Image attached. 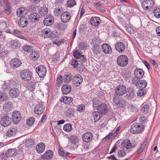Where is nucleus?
Wrapping results in <instances>:
<instances>
[{
	"label": "nucleus",
	"instance_id": "ddd939ff",
	"mask_svg": "<svg viewBox=\"0 0 160 160\" xmlns=\"http://www.w3.org/2000/svg\"><path fill=\"white\" fill-rule=\"evenodd\" d=\"M54 22V18L51 15H47L43 21V24L45 25L50 26Z\"/></svg>",
	"mask_w": 160,
	"mask_h": 160
},
{
	"label": "nucleus",
	"instance_id": "dca6fc26",
	"mask_svg": "<svg viewBox=\"0 0 160 160\" xmlns=\"http://www.w3.org/2000/svg\"><path fill=\"white\" fill-rule=\"evenodd\" d=\"M10 96L13 98H16L19 96L20 92L18 89L16 88H11L9 91Z\"/></svg>",
	"mask_w": 160,
	"mask_h": 160
},
{
	"label": "nucleus",
	"instance_id": "0eeeda50",
	"mask_svg": "<svg viewBox=\"0 0 160 160\" xmlns=\"http://www.w3.org/2000/svg\"><path fill=\"white\" fill-rule=\"evenodd\" d=\"M11 118L8 115L4 116L1 118L0 123L3 127H7L11 123Z\"/></svg>",
	"mask_w": 160,
	"mask_h": 160
},
{
	"label": "nucleus",
	"instance_id": "58836bf2",
	"mask_svg": "<svg viewBox=\"0 0 160 160\" xmlns=\"http://www.w3.org/2000/svg\"><path fill=\"white\" fill-rule=\"evenodd\" d=\"M8 99V95L5 92H0V101H7Z\"/></svg>",
	"mask_w": 160,
	"mask_h": 160
},
{
	"label": "nucleus",
	"instance_id": "f257e3e1",
	"mask_svg": "<svg viewBox=\"0 0 160 160\" xmlns=\"http://www.w3.org/2000/svg\"><path fill=\"white\" fill-rule=\"evenodd\" d=\"M144 128V126L143 125L135 123L131 126L130 131L131 133L135 134L140 133L143 130Z\"/></svg>",
	"mask_w": 160,
	"mask_h": 160
},
{
	"label": "nucleus",
	"instance_id": "37998d69",
	"mask_svg": "<svg viewBox=\"0 0 160 160\" xmlns=\"http://www.w3.org/2000/svg\"><path fill=\"white\" fill-rule=\"evenodd\" d=\"M69 140L72 144H75L78 142V138L75 135H71L70 137Z\"/></svg>",
	"mask_w": 160,
	"mask_h": 160
},
{
	"label": "nucleus",
	"instance_id": "7ed1b4c3",
	"mask_svg": "<svg viewBox=\"0 0 160 160\" xmlns=\"http://www.w3.org/2000/svg\"><path fill=\"white\" fill-rule=\"evenodd\" d=\"M117 61L118 65L119 66L124 67L128 63V58L125 55H121L118 57Z\"/></svg>",
	"mask_w": 160,
	"mask_h": 160
},
{
	"label": "nucleus",
	"instance_id": "6e6d98bb",
	"mask_svg": "<svg viewBox=\"0 0 160 160\" xmlns=\"http://www.w3.org/2000/svg\"><path fill=\"white\" fill-rule=\"evenodd\" d=\"M25 143L28 147H31L34 144V142L33 139L29 138L26 140Z\"/></svg>",
	"mask_w": 160,
	"mask_h": 160
},
{
	"label": "nucleus",
	"instance_id": "864d4df0",
	"mask_svg": "<svg viewBox=\"0 0 160 160\" xmlns=\"http://www.w3.org/2000/svg\"><path fill=\"white\" fill-rule=\"evenodd\" d=\"M63 128L65 131L70 132L72 130V126L70 124H67L64 126Z\"/></svg>",
	"mask_w": 160,
	"mask_h": 160
},
{
	"label": "nucleus",
	"instance_id": "69168bd1",
	"mask_svg": "<svg viewBox=\"0 0 160 160\" xmlns=\"http://www.w3.org/2000/svg\"><path fill=\"white\" fill-rule=\"evenodd\" d=\"M138 79L137 77H135L133 78L132 80V83L135 84L136 86H138L139 85V80H138Z\"/></svg>",
	"mask_w": 160,
	"mask_h": 160
},
{
	"label": "nucleus",
	"instance_id": "5701e85b",
	"mask_svg": "<svg viewBox=\"0 0 160 160\" xmlns=\"http://www.w3.org/2000/svg\"><path fill=\"white\" fill-rule=\"evenodd\" d=\"M100 19L98 17H92L90 19V22L91 24L94 26H97L100 24L99 21Z\"/></svg>",
	"mask_w": 160,
	"mask_h": 160
},
{
	"label": "nucleus",
	"instance_id": "2eb2a0df",
	"mask_svg": "<svg viewBox=\"0 0 160 160\" xmlns=\"http://www.w3.org/2000/svg\"><path fill=\"white\" fill-rule=\"evenodd\" d=\"M71 18L70 13L67 11L62 13L61 16V19L63 22H68Z\"/></svg>",
	"mask_w": 160,
	"mask_h": 160
},
{
	"label": "nucleus",
	"instance_id": "0e129e2a",
	"mask_svg": "<svg viewBox=\"0 0 160 160\" xmlns=\"http://www.w3.org/2000/svg\"><path fill=\"white\" fill-rule=\"evenodd\" d=\"M140 87L143 88H145L147 85V82L144 80H140L139 81Z\"/></svg>",
	"mask_w": 160,
	"mask_h": 160
},
{
	"label": "nucleus",
	"instance_id": "4468645a",
	"mask_svg": "<svg viewBox=\"0 0 160 160\" xmlns=\"http://www.w3.org/2000/svg\"><path fill=\"white\" fill-rule=\"evenodd\" d=\"M21 64V61L17 58L12 59L10 62L11 66L13 68H15L20 67Z\"/></svg>",
	"mask_w": 160,
	"mask_h": 160
},
{
	"label": "nucleus",
	"instance_id": "052dcab7",
	"mask_svg": "<svg viewBox=\"0 0 160 160\" xmlns=\"http://www.w3.org/2000/svg\"><path fill=\"white\" fill-rule=\"evenodd\" d=\"M23 49L25 52H31L32 50V47L30 46L26 45L23 48Z\"/></svg>",
	"mask_w": 160,
	"mask_h": 160
},
{
	"label": "nucleus",
	"instance_id": "6e6552de",
	"mask_svg": "<svg viewBox=\"0 0 160 160\" xmlns=\"http://www.w3.org/2000/svg\"><path fill=\"white\" fill-rule=\"evenodd\" d=\"M154 3L153 0H144L142 3V6L144 9L147 10L152 8Z\"/></svg>",
	"mask_w": 160,
	"mask_h": 160
},
{
	"label": "nucleus",
	"instance_id": "6ab92c4d",
	"mask_svg": "<svg viewBox=\"0 0 160 160\" xmlns=\"http://www.w3.org/2000/svg\"><path fill=\"white\" fill-rule=\"evenodd\" d=\"M115 47L116 50L119 52H123L125 48L124 44L122 42H118L116 43Z\"/></svg>",
	"mask_w": 160,
	"mask_h": 160
},
{
	"label": "nucleus",
	"instance_id": "de8ad7c7",
	"mask_svg": "<svg viewBox=\"0 0 160 160\" xmlns=\"http://www.w3.org/2000/svg\"><path fill=\"white\" fill-rule=\"evenodd\" d=\"M30 57L31 59L36 60L39 57V56L37 52H32L30 54Z\"/></svg>",
	"mask_w": 160,
	"mask_h": 160
},
{
	"label": "nucleus",
	"instance_id": "9b49d317",
	"mask_svg": "<svg viewBox=\"0 0 160 160\" xmlns=\"http://www.w3.org/2000/svg\"><path fill=\"white\" fill-rule=\"evenodd\" d=\"M126 98L128 100H131L133 98L135 95V90L133 88L129 87L126 91Z\"/></svg>",
	"mask_w": 160,
	"mask_h": 160
},
{
	"label": "nucleus",
	"instance_id": "4be33fe9",
	"mask_svg": "<svg viewBox=\"0 0 160 160\" xmlns=\"http://www.w3.org/2000/svg\"><path fill=\"white\" fill-rule=\"evenodd\" d=\"M61 89L64 94H67L71 91V86L69 84H65L62 86Z\"/></svg>",
	"mask_w": 160,
	"mask_h": 160
},
{
	"label": "nucleus",
	"instance_id": "f3484780",
	"mask_svg": "<svg viewBox=\"0 0 160 160\" xmlns=\"http://www.w3.org/2000/svg\"><path fill=\"white\" fill-rule=\"evenodd\" d=\"M97 110L102 114H105L108 113V110L107 106L105 103H102L98 108Z\"/></svg>",
	"mask_w": 160,
	"mask_h": 160
},
{
	"label": "nucleus",
	"instance_id": "c9c22d12",
	"mask_svg": "<svg viewBox=\"0 0 160 160\" xmlns=\"http://www.w3.org/2000/svg\"><path fill=\"white\" fill-rule=\"evenodd\" d=\"M53 156V152L51 150H48L42 156V158L45 157L46 159L51 158Z\"/></svg>",
	"mask_w": 160,
	"mask_h": 160
},
{
	"label": "nucleus",
	"instance_id": "9d476101",
	"mask_svg": "<svg viewBox=\"0 0 160 160\" xmlns=\"http://www.w3.org/2000/svg\"><path fill=\"white\" fill-rule=\"evenodd\" d=\"M43 104V102H40L36 105L34 108V111L36 114H41L43 112L45 107Z\"/></svg>",
	"mask_w": 160,
	"mask_h": 160
},
{
	"label": "nucleus",
	"instance_id": "c756f323",
	"mask_svg": "<svg viewBox=\"0 0 160 160\" xmlns=\"http://www.w3.org/2000/svg\"><path fill=\"white\" fill-rule=\"evenodd\" d=\"M92 117L94 120V122L98 121L102 116V114L98 111L93 112L92 113Z\"/></svg>",
	"mask_w": 160,
	"mask_h": 160
},
{
	"label": "nucleus",
	"instance_id": "c03bdc74",
	"mask_svg": "<svg viewBox=\"0 0 160 160\" xmlns=\"http://www.w3.org/2000/svg\"><path fill=\"white\" fill-rule=\"evenodd\" d=\"M78 61L81 63L82 65H84V63L86 62L87 59L85 56L82 55L78 59Z\"/></svg>",
	"mask_w": 160,
	"mask_h": 160
},
{
	"label": "nucleus",
	"instance_id": "7c9ffc66",
	"mask_svg": "<svg viewBox=\"0 0 160 160\" xmlns=\"http://www.w3.org/2000/svg\"><path fill=\"white\" fill-rule=\"evenodd\" d=\"M41 34L42 36L44 38H49L51 34L50 29L48 28L43 29L41 31Z\"/></svg>",
	"mask_w": 160,
	"mask_h": 160
},
{
	"label": "nucleus",
	"instance_id": "423d86ee",
	"mask_svg": "<svg viewBox=\"0 0 160 160\" xmlns=\"http://www.w3.org/2000/svg\"><path fill=\"white\" fill-rule=\"evenodd\" d=\"M12 119L13 123L15 124H17L20 122L21 119V114L20 112L15 111L12 112Z\"/></svg>",
	"mask_w": 160,
	"mask_h": 160
},
{
	"label": "nucleus",
	"instance_id": "f03ea898",
	"mask_svg": "<svg viewBox=\"0 0 160 160\" xmlns=\"http://www.w3.org/2000/svg\"><path fill=\"white\" fill-rule=\"evenodd\" d=\"M20 75L21 78L25 81H30L32 77V72L28 69H24L20 72Z\"/></svg>",
	"mask_w": 160,
	"mask_h": 160
},
{
	"label": "nucleus",
	"instance_id": "bb28decb",
	"mask_svg": "<svg viewBox=\"0 0 160 160\" xmlns=\"http://www.w3.org/2000/svg\"><path fill=\"white\" fill-rule=\"evenodd\" d=\"M13 105L11 102H8L3 105V109L6 112H8L12 109Z\"/></svg>",
	"mask_w": 160,
	"mask_h": 160
},
{
	"label": "nucleus",
	"instance_id": "c85d7f7f",
	"mask_svg": "<svg viewBox=\"0 0 160 160\" xmlns=\"http://www.w3.org/2000/svg\"><path fill=\"white\" fill-rule=\"evenodd\" d=\"M122 146L124 148H126L127 149L132 148L134 147V146H132L128 139L123 141L122 144Z\"/></svg>",
	"mask_w": 160,
	"mask_h": 160
},
{
	"label": "nucleus",
	"instance_id": "49530a36",
	"mask_svg": "<svg viewBox=\"0 0 160 160\" xmlns=\"http://www.w3.org/2000/svg\"><path fill=\"white\" fill-rule=\"evenodd\" d=\"M149 108V106L148 105L145 104L141 107V111L142 112L147 113L148 112Z\"/></svg>",
	"mask_w": 160,
	"mask_h": 160
},
{
	"label": "nucleus",
	"instance_id": "2f4dec72",
	"mask_svg": "<svg viewBox=\"0 0 160 160\" xmlns=\"http://www.w3.org/2000/svg\"><path fill=\"white\" fill-rule=\"evenodd\" d=\"M17 131V129L15 127H12L9 129L7 132V135L8 137H10L15 135Z\"/></svg>",
	"mask_w": 160,
	"mask_h": 160
},
{
	"label": "nucleus",
	"instance_id": "bf43d9fd",
	"mask_svg": "<svg viewBox=\"0 0 160 160\" xmlns=\"http://www.w3.org/2000/svg\"><path fill=\"white\" fill-rule=\"evenodd\" d=\"M76 4L75 0H68L67 1V5L68 7H72Z\"/></svg>",
	"mask_w": 160,
	"mask_h": 160
},
{
	"label": "nucleus",
	"instance_id": "473e14b6",
	"mask_svg": "<svg viewBox=\"0 0 160 160\" xmlns=\"http://www.w3.org/2000/svg\"><path fill=\"white\" fill-rule=\"evenodd\" d=\"M12 9V4L10 3L6 4L4 7V12L7 15H8L11 12Z\"/></svg>",
	"mask_w": 160,
	"mask_h": 160
},
{
	"label": "nucleus",
	"instance_id": "603ef678",
	"mask_svg": "<svg viewBox=\"0 0 160 160\" xmlns=\"http://www.w3.org/2000/svg\"><path fill=\"white\" fill-rule=\"evenodd\" d=\"M92 42L93 46H100L99 44H100L101 41L99 38H95L92 40Z\"/></svg>",
	"mask_w": 160,
	"mask_h": 160
},
{
	"label": "nucleus",
	"instance_id": "8fccbe9b",
	"mask_svg": "<svg viewBox=\"0 0 160 160\" xmlns=\"http://www.w3.org/2000/svg\"><path fill=\"white\" fill-rule=\"evenodd\" d=\"M35 84L34 82H31L27 85V88L30 91L32 92L35 88Z\"/></svg>",
	"mask_w": 160,
	"mask_h": 160
},
{
	"label": "nucleus",
	"instance_id": "e2e57ef3",
	"mask_svg": "<svg viewBox=\"0 0 160 160\" xmlns=\"http://www.w3.org/2000/svg\"><path fill=\"white\" fill-rule=\"evenodd\" d=\"M54 59V63H57L58 62H59L60 61V55L58 53H56L53 57Z\"/></svg>",
	"mask_w": 160,
	"mask_h": 160
},
{
	"label": "nucleus",
	"instance_id": "a211bd4d",
	"mask_svg": "<svg viewBox=\"0 0 160 160\" xmlns=\"http://www.w3.org/2000/svg\"><path fill=\"white\" fill-rule=\"evenodd\" d=\"M92 136L91 133L87 132L83 134L82 137V139L84 142H88L92 139Z\"/></svg>",
	"mask_w": 160,
	"mask_h": 160
},
{
	"label": "nucleus",
	"instance_id": "72a5a7b5",
	"mask_svg": "<svg viewBox=\"0 0 160 160\" xmlns=\"http://www.w3.org/2000/svg\"><path fill=\"white\" fill-rule=\"evenodd\" d=\"M93 107L94 109H97L98 108L100 105L102 103L101 101L97 98H94L93 101Z\"/></svg>",
	"mask_w": 160,
	"mask_h": 160
},
{
	"label": "nucleus",
	"instance_id": "e433bc0d",
	"mask_svg": "<svg viewBox=\"0 0 160 160\" xmlns=\"http://www.w3.org/2000/svg\"><path fill=\"white\" fill-rule=\"evenodd\" d=\"M48 12V8L46 7H42L39 11V14L42 16L46 15Z\"/></svg>",
	"mask_w": 160,
	"mask_h": 160
},
{
	"label": "nucleus",
	"instance_id": "680f3d73",
	"mask_svg": "<svg viewBox=\"0 0 160 160\" xmlns=\"http://www.w3.org/2000/svg\"><path fill=\"white\" fill-rule=\"evenodd\" d=\"M146 93V91L144 89L142 88L138 90L137 92V94L140 96H142L145 95Z\"/></svg>",
	"mask_w": 160,
	"mask_h": 160
},
{
	"label": "nucleus",
	"instance_id": "13d9d810",
	"mask_svg": "<svg viewBox=\"0 0 160 160\" xmlns=\"http://www.w3.org/2000/svg\"><path fill=\"white\" fill-rule=\"evenodd\" d=\"M14 33L16 36L20 38L24 39L25 38V37L21 34V32L18 30H15L14 31Z\"/></svg>",
	"mask_w": 160,
	"mask_h": 160
},
{
	"label": "nucleus",
	"instance_id": "20e7f679",
	"mask_svg": "<svg viewBox=\"0 0 160 160\" xmlns=\"http://www.w3.org/2000/svg\"><path fill=\"white\" fill-rule=\"evenodd\" d=\"M113 101L118 108H123L126 105L125 101L122 99L120 98L119 96L117 95H114Z\"/></svg>",
	"mask_w": 160,
	"mask_h": 160
},
{
	"label": "nucleus",
	"instance_id": "79ce46f5",
	"mask_svg": "<svg viewBox=\"0 0 160 160\" xmlns=\"http://www.w3.org/2000/svg\"><path fill=\"white\" fill-rule=\"evenodd\" d=\"M72 79L71 74L66 75L64 76L62 80L65 82H69Z\"/></svg>",
	"mask_w": 160,
	"mask_h": 160
},
{
	"label": "nucleus",
	"instance_id": "5fc2aeb1",
	"mask_svg": "<svg viewBox=\"0 0 160 160\" xmlns=\"http://www.w3.org/2000/svg\"><path fill=\"white\" fill-rule=\"evenodd\" d=\"M78 62V60H77L74 59H72L71 63V64L73 66L74 68L78 67L80 65L79 63Z\"/></svg>",
	"mask_w": 160,
	"mask_h": 160
},
{
	"label": "nucleus",
	"instance_id": "3c124183",
	"mask_svg": "<svg viewBox=\"0 0 160 160\" xmlns=\"http://www.w3.org/2000/svg\"><path fill=\"white\" fill-rule=\"evenodd\" d=\"M146 143V142H145L141 144V146L140 147V148H139L137 151V152L138 154H139L142 152L144 149L145 148Z\"/></svg>",
	"mask_w": 160,
	"mask_h": 160
},
{
	"label": "nucleus",
	"instance_id": "39448f33",
	"mask_svg": "<svg viewBox=\"0 0 160 160\" xmlns=\"http://www.w3.org/2000/svg\"><path fill=\"white\" fill-rule=\"evenodd\" d=\"M126 87L123 84H120L118 86L115 90V93L114 95L118 96H122L126 92Z\"/></svg>",
	"mask_w": 160,
	"mask_h": 160
},
{
	"label": "nucleus",
	"instance_id": "338daca9",
	"mask_svg": "<svg viewBox=\"0 0 160 160\" xmlns=\"http://www.w3.org/2000/svg\"><path fill=\"white\" fill-rule=\"evenodd\" d=\"M77 108L78 111L82 112L85 110V107L84 105L81 104L77 106Z\"/></svg>",
	"mask_w": 160,
	"mask_h": 160
},
{
	"label": "nucleus",
	"instance_id": "4d7b16f0",
	"mask_svg": "<svg viewBox=\"0 0 160 160\" xmlns=\"http://www.w3.org/2000/svg\"><path fill=\"white\" fill-rule=\"evenodd\" d=\"M35 118L33 117H31L28 118L27 121V124L29 126H32L34 123Z\"/></svg>",
	"mask_w": 160,
	"mask_h": 160
},
{
	"label": "nucleus",
	"instance_id": "1a4fd4ad",
	"mask_svg": "<svg viewBox=\"0 0 160 160\" xmlns=\"http://www.w3.org/2000/svg\"><path fill=\"white\" fill-rule=\"evenodd\" d=\"M36 70L39 77L41 78L44 77L46 73V68L44 66L41 65L37 67Z\"/></svg>",
	"mask_w": 160,
	"mask_h": 160
},
{
	"label": "nucleus",
	"instance_id": "393cba45",
	"mask_svg": "<svg viewBox=\"0 0 160 160\" xmlns=\"http://www.w3.org/2000/svg\"><path fill=\"white\" fill-rule=\"evenodd\" d=\"M39 15L37 13L32 12L30 15V19L33 22H38L40 20Z\"/></svg>",
	"mask_w": 160,
	"mask_h": 160
},
{
	"label": "nucleus",
	"instance_id": "774afa93",
	"mask_svg": "<svg viewBox=\"0 0 160 160\" xmlns=\"http://www.w3.org/2000/svg\"><path fill=\"white\" fill-rule=\"evenodd\" d=\"M73 55L75 58L77 59H78L82 55L80 52L78 50H76L73 52Z\"/></svg>",
	"mask_w": 160,
	"mask_h": 160
},
{
	"label": "nucleus",
	"instance_id": "f8f14e48",
	"mask_svg": "<svg viewBox=\"0 0 160 160\" xmlns=\"http://www.w3.org/2000/svg\"><path fill=\"white\" fill-rule=\"evenodd\" d=\"M82 78L81 75H76L72 78L73 84L76 86H78L82 83Z\"/></svg>",
	"mask_w": 160,
	"mask_h": 160
},
{
	"label": "nucleus",
	"instance_id": "a18cd8bd",
	"mask_svg": "<svg viewBox=\"0 0 160 160\" xmlns=\"http://www.w3.org/2000/svg\"><path fill=\"white\" fill-rule=\"evenodd\" d=\"M153 13L156 18H160V8H156L153 11Z\"/></svg>",
	"mask_w": 160,
	"mask_h": 160
},
{
	"label": "nucleus",
	"instance_id": "a878e982",
	"mask_svg": "<svg viewBox=\"0 0 160 160\" xmlns=\"http://www.w3.org/2000/svg\"><path fill=\"white\" fill-rule=\"evenodd\" d=\"M18 24L20 27H24L26 26L28 24V19L24 17H22L19 19L18 22Z\"/></svg>",
	"mask_w": 160,
	"mask_h": 160
},
{
	"label": "nucleus",
	"instance_id": "cd10ccee",
	"mask_svg": "<svg viewBox=\"0 0 160 160\" xmlns=\"http://www.w3.org/2000/svg\"><path fill=\"white\" fill-rule=\"evenodd\" d=\"M45 149V145L44 143H39L36 147V149L39 153H41L44 151Z\"/></svg>",
	"mask_w": 160,
	"mask_h": 160
},
{
	"label": "nucleus",
	"instance_id": "aec40b11",
	"mask_svg": "<svg viewBox=\"0 0 160 160\" xmlns=\"http://www.w3.org/2000/svg\"><path fill=\"white\" fill-rule=\"evenodd\" d=\"M144 74V72L141 69L137 68L134 71L135 76L139 79L142 78Z\"/></svg>",
	"mask_w": 160,
	"mask_h": 160
},
{
	"label": "nucleus",
	"instance_id": "b1692460",
	"mask_svg": "<svg viewBox=\"0 0 160 160\" xmlns=\"http://www.w3.org/2000/svg\"><path fill=\"white\" fill-rule=\"evenodd\" d=\"M103 52L106 54L112 52L111 47L108 44L104 43L102 46Z\"/></svg>",
	"mask_w": 160,
	"mask_h": 160
},
{
	"label": "nucleus",
	"instance_id": "412c9836",
	"mask_svg": "<svg viewBox=\"0 0 160 160\" xmlns=\"http://www.w3.org/2000/svg\"><path fill=\"white\" fill-rule=\"evenodd\" d=\"M17 154V150L15 148L8 149L5 152V155L7 157L16 156Z\"/></svg>",
	"mask_w": 160,
	"mask_h": 160
},
{
	"label": "nucleus",
	"instance_id": "ea45409f",
	"mask_svg": "<svg viewBox=\"0 0 160 160\" xmlns=\"http://www.w3.org/2000/svg\"><path fill=\"white\" fill-rule=\"evenodd\" d=\"M92 50L93 54L96 55L100 53L101 51L100 46H93Z\"/></svg>",
	"mask_w": 160,
	"mask_h": 160
},
{
	"label": "nucleus",
	"instance_id": "a19ab883",
	"mask_svg": "<svg viewBox=\"0 0 160 160\" xmlns=\"http://www.w3.org/2000/svg\"><path fill=\"white\" fill-rule=\"evenodd\" d=\"M11 46L13 48H19L20 46V44L19 41L18 40H12L11 42Z\"/></svg>",
	"mask_w": 160,
	"mask_h": 160
},
{
	"label": "nucleus",
	"instance_id": "09e8293b",
	"mask_svg": "<svg viewBox=\"0 0 160 160\" xmlns=\"http://www.w3.org/2000/svg\"><path fill=\"white\" fill-rule=\"evenodd\" d=\"M63 102L66 104H69L72 102L73 100L72 98L67 96H64L63 98Z\"/></svg>",
	"mask_w": 160,
	"mask_h": 160
},
{
	"label": "nucleus",
	"instance_id": "4c0bfd02",
	"mask_svg": "<svg viewBox=\"0 0 160 160\" xmlns=\"http://www.w3.org/2000/svg\"><path fill=\"white\" fill-rule=\"evenodd\" d=\"M26 11L24 8H20L16 12V14L18 17H22L26 13Z\"/></svg>",
	"mask_w": 160,
	"mask_h": 160
},
{
	"label": "nucleus",
	"instance_id": "f704fd0d",
	"mask_svg": "<svg viewBox=\"0 0 160 160\" xmlns=\"http://www.w3.org/2000/svg\"><path fill=\"white\" fill-rule=\"evenodd\" d=\"M74 113V111L71 108H69L65 112V114L67 117L70 118L72 117Z\"/></svg>",
	"mask_w": 160,
	"mask_h": 160
}]
</instances>
